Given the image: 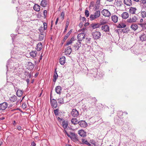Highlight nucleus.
Instances as JSON below:
<instances>
[{"label": "nucleus", "instance_id": "nucleus-1", "mask_svg": "<svg viewBox=\"0 0 146 146\" xmlns=\"http://www.w3.org/2000/svg\"><path fill=\"white\" fill-rule=\"evenodd\" d=\"M100 11H96L94 14L91 15L90 18L91 20H94L99 17L100 15Z\"/></svg>", "mask_w": 146, "mask_h": 146}, {"label": "nucleus", "instance_id": "nucleus-2", "mask_svg": "<svg viewBox=\"0 0 146 146\" xmlns=\"http://www.w3.org/2000/svg\"><path fill=\"white\" fill-rule=\"evenodd\" d=\"M93 38L95 39H99L101 36V34L100 32L99 31H95L92 33Z\"/></svg>", "mask_w": 146, "mask_h": 146}, {"label": "nucleus", "instance_id": "nucleus-3", "mask_svg": "<svg viewBox=\"0 0 146 146\" xmlns=\"http://www.w3.org/2000/svg\"><path fill=\"white\" fill-rule=\"evenodd\" d=\"M85 38V35L84 33H80L77 35V38L78 42H81Z\"/></svg>", "mask_w": 146, "mask_h": 146}, {"label": "nucleus", "instance_id": "nucleus-4", "mask_svg": "<svg viewBox=\"0 0 146 146\" xmlns=\"http://www.w3.org/2000/svg\"><path fill=\"white\" fill-rule=\"evenodd\" d=\"M101 12L102 14L105 17H109L111 15V13L108 10L104 9Z\"/></svg>", "mask_w": 146, "mask_h": 146}, {"label": "nucleus", "instance_id": "nucleus-5", "mask_svg": "<svg viewBox=\"0 0 146 146\" xmlns=\"http://www.w3.org/2000/svg\"><path fill=\"white\" fill-rule=\"evenodd\" d=\"M137 19L135 16H134L132 17H130L129 19H128L127 21L129 23H133L136 22Z\"/></svg>", "mask_w": 146, "mask_h": 146}, {"label": "nucleus", "instance_id": "nucleus-6", "mask_svg": "<svg viewBox=\"0 0 146 146\" xmlns=\"http://www.w3.org/2000/svg\"><path fill=\"white\" fill-rule=\"evenodd\" d=\"M72 51V49L70 46L66 48L65 50V54L67 55H69L70 54Z\"/></svg>", "mask_w": 146, "mask_h": 146}, {"label": "nucleus", "instance_id": "nucleus-7", "mask_svg": "<svg viewBox=\"0 0 146 146\" xmlns=\"http://www.w3.org/2000/svg\"><path fill=\"white\" fill-rule=\"evenodd\" d=\"M71 115L74 117H77L79 115V112L76 109H73L71 112Z\"/></svg>", "mask_w": 146, "mask_h": 146}, {"label": "nucleus", "instance_id": "nucleus-8", "mask_svg": "<svg viewBox=\"0 0 146 146\" xmlns=\"http://www.w3.org/2000/svg\"><path fill=\"white\" fill-rule=\"evenodd\" d=\"M8 106V104L7 102H4L0 104V109L1 110H5Z\"/></svg>", "mask_w": 146, "mask_h": 146}, {"label": "nucleus", "instance_id": "nucleus-9", "mask_svg": "<svg viewBox=\"0 0 146 146\" xmlns=\"http://www.w3.org/2000/svg\"><path fill=\"white\" fill-rule=\"evenodd\" d=\"M78 124L81 127H85L87 125V124L86 122L85 121L83 120L79 121L78 122Z\"/></svg>", "mask_w": 146, "mask_h": 146}, {"label": "nucleus", "instance_id": "nucleus-10", "mask_svg": "<svg viewBox=\"0 0 146 146\" xmlns=\"http://www.w3.org/2000/svg\"><path fill=\"white\" fill-rule=\"evenodd\" d=\"M50 103L52 107L54 108H56L57 107V104L55 100L50 98Z\"/></svg>", "mask_w": 146, "mask_h": 146}, {"label": "nucleus", "instance_id": "nucleus-11", "mask_svg": "<svg viewBox=\"0 0 146 146\" xmlns=\"http://www.w3.org/2000/svg\"><path fill=\"white\" fill-rule=\"evenodd\" d=\"M101 25L98 23H94L91 24L90 26L92 27L93 29H95L99 28L101 25H102V23L101 22Z\"/></svg>", "mask_w": 146, "mask_h": 146}, {"label": "nucleus", "instance_id": "nucleus-12", "mask_svg": "<svg viewBox=\"0 0 146 146\" xmlns=\"http://www.w3.org/2000/svg\"><path fill=\"white\" fill-rule=\"evenodd\" d=\"M140 40L142 42L146 40V32L145 33H143L140 36Z\"/></svg>", "mask_w": 146, "mask_h": 146}, {"label": "nucleus", "instance_id": "nucleus-13", "mask_svg": "<svg viewBox=\"0 0 146 146\" xmlns=\"http://www.w3.org/2000/svg\"><path fill=\"white\" fill-rule=\"evenodd\" d=\"M78 133L81 137H84L86 136V133L83 130H80L78 131Z\"/></svg>", "mask_w": 146, "mask_h": 146}, {"label": "nucleus", "instance_id": "nucleus-14", "mask_svg": "<svg viewBox=\"0 0 146 146\" xmlns=\"http://www.w3.org/2000/svg\"><path fill=\"white\" fill-rule=\"evenodd\" d=\"M111 19L113 22L116 23L118 21V18L117 16L114 15L111 16Z\"/></svg>", "mask_w": 146, "mask_h": 146}, {"label": "nucleus", "instance_id": "nucleus-15", "mask_svg": "<svg viewBox=\"0 0 146 146\" xmlns=\"http://www.w3.org/2000/svg\"><path fill=\"white\" fill-rule=\"evenodd\" d=\"M102 29L105 32H108L109 31V26L108 25H106L103 26L102 27Z\"/></svg>", "mask_w": 146, "mask_h": 146}, {"label": "nucleus", "instance_id": "nucleus-16", "mask_svg": "<svg viewBox=\"0 0 146 146\" xmlns=\"http://www.w3.org/2000/svg\"><path fill=\"white\" fill-rule=\"evenodd\" d=\"M129 17V13L126 12H124L121 14V17L123 19H126Z\"/></svg>", "mask_w": 146, "mask_h": 146}, {"label": "nucleus", "instance_id": "nucleus-17", "mask_svg": "<svg viewBox=\"0 0 146 146\" xmlns=\"http://www.w3.org/2000/svg\"><path fill=\"white\" fill-rule=\"evenodd\" d=\"M42 44L41 42L37 44L36 49L37 51H40L42 49Z\"/></svg>", "mask_w": 146, "mask_h": 146}, {"label": "nucleus", "instance_id": "nucleus-18", "mask_svg": "<svg viewBox=\"0 0 146 146\" xmlns=\"http://www.w3.org/2000/svg\"><path fill=\"white\" fill-rule=\"evenodd\" d=\"M14 66V63L13 62H8L7 65H6V67L7 68H8L10 69L13 68Z\"/></svg>", "mask_w": 146, "mask_h": 146}, {"label": "nucleus", "instance_id": "nucleus-19", "mask_svg": "<svg viewBox=\"0 0 146 146\" xmlns=\"http://www.w3.org/2000/svg\"><path fill=\"white\" fill-rule=\"evenodd\" d=\"M123 2L127 6H130L132 4L131 0H124Z\"/></svg>", "mask_w": 146, "mask_h": 146}, {"label": "nucleus", "instance_id": "nucleus-20", "mask_svg": "<svg viewBox=\"0 0 146 146\" xmlns=\"http://www.w3.org/2000/svg\"><path fill=\"white\" fill-rule=\"evenodd\" d=\"M65 62V58L64 56H62L60 59L59 62L61 65H63Z\"/></svg>", "mask_w": 146, "mask_h": 146}, {"label": "nucleus", "instance_id": "nucleus-21", "mask_svg": "<svg viewBox=\"0 0 146 146\" xmlns=\"http://www.w3.org/2000/svg\"><path fill=\"white\" fill-rule=\"evenodd\" d=\"M33 9L35 11L38 12L40 10V7L38 5L35 4L34 6Z\"/></svg>", "mask_w": 146, "mask_h": 146}, {"label": "nucleus", "instance_id": "nucleus-22", "mask_svg": "<svg viewBox=\"0 0 146 146\" xmlns=\"http://www.w3.org/2000/svg\"><path fill=\"white\" fill-rule=\"evenodd\" d=\"M78 122L76 118H73L71 120V122L74 125L78 124Z\"/></svg>", "mask_w": 146, "mask_h": 146}, {"label": "nucleus", "instance_id": "nucleus-23", "mask_svg": "<svg viewBox=\"0 0 146 146\" xmlns=\"http://www.w3.org/2000/svg\"><path fill=\"white\" fill-rule=\"evenodd\" d=\"M114 5L117 7H120L123 4L122 2L121 1L115 0Z\"/></svg>", "mask_w": 146, "mask_h": 146}, {"label": "nucleus", "instance_id": "nucleus-24", "mask_svg": "<svg viewBox=\"0 0 146 146\" xmlns=\"http://www.w3.org/2000/svg\"><path fill=\"white\" fill-rule=\"evenodd\" d=\"M131 28L134 31L137 29L138 26L137 25L135 24H133L131 26Z\"/></svg>", "mask_w": 146, "mask_h": 146}, {"label": "nucleus", "instance_id": "nucleus-25", "mask_svg": "<svg viewBox=\"0 0 146 146\" xmlns=\"http://www.w3.org/2000/svg\"><path fill=\"white\" fill-rule=\"evenodd\" d=\"M40 5L43 7H45L47 5V1L46 0H42L41 1Z\"/></svg>", "mask_w": 146, "mask_h": 146}, {"label": "nucleus", "instance_id": "nucleus-26", "mask_svg": "<svg viewBox=\"0 0 146 146\" xmlns=\"http://www.w3.org/2000/svg\"><path fill=\"white\" fill-rule=\"evenodd\" d=\"M136 10V8L131 7L129 9V12L131 14H135Z\"/></svg>", "mask_w": 146, "mask_h": 146}, {"label": "nucleus", "instance_id": "nucleus-27", "mask_svg": "<svg viewBox=\"0 0 146 146\" xmlns=\"http://www.w3.org/2000/svg\"><path fill=\"white\" fill-rule=\"evenodd\" d=\"M36 54L37 52L36 51H32L30 52V54L31 56L34 58L36 56Z\"/></svg>", "mask_w": 146, "mask_h": 146}, {"label": "nucleus", "instance_id": "nucleus-28", "mask_svg": "<svg viewBox=\"0 0 146 146\" xmlns=\"http://www.w3.org/2000/svg\"><path fill=\"white\" fill-rule=\"evenodd\" d=\"M58 75L57 73L56 70L53 76V81L54 82H55L56 80L58 78Z\"/></svg>", "mask_w": 146, "mask_h": 146}, {"label": "nucleus", "instance_id": "nucleus-29", "mask_svg": "<svg viewBox=\"0 0 146 146\" xmlns=\"http://www.w3.org/2000/svg\"><path fill=\"white\" fill-rule=\"evenodd\" d=\"M62 125L64 129H66L67 127L68 126V123L67 121H64L62 122Z\"/></svg>", "mask_w": 146, "mask_h": 146}, {"label": "nucleus", "instance_id": "nucleus-30", "mask_svg": "<svg viewBox=\"0 0 146 146\" xmlns=\"http://www.w3.org/2000/svg\"><path fill=\"white\" fill-rule=\"evenodd\" d=\"M17 97L16 96L14 95V96L11 97L10 98V100L11 102H14L16 101L17 100Z\"/></svg>", "mask_w": 146, "mask_h": 146}, {"label": "nucleus", "instance_id": "nucleus-31", "mask_svg": "<svg viewBox=\"0 0 146 146\" xmlns=\"http://www.w3.org/2000/svg\"><path fill=\"white\" fill-rule=\"evenodd\" d=\"M141 17L143 18H145L146 17V11H141Z\"/></svg>", "mask_w": 146, "mask_h": 146}, {"label": "nucleus", "instance_id": "nucleus-32", "mask_svg": "<svg viewBox=\"0 0 146 146\" xmlns=\"http://www.w3.org/2000/svg\"><path fill=\"white\" fill-rule=\"evenodd\" d=\"M74 38H72L71 40L67 42L66 46H68L70 44H72V41L74 40Z\"/></svg>", "mask_w": 146, "mask_h": 146}, {"label": "nucleus", "instance_id": "nucleus-33", "mask_svg": "<svg viewBox=\"0 0 146 146\" xmlns=\"http://www.w3.org/2000/svg\"><path fill=\"white\" fill-rule=\"evenodd\" d=\"M28 66L29 69H32L34 67V64L31 62H29Z\"/></svg>", "mask_w": 146, "mask_h": 146}, {"label": "nucleus", "instance_id": "nucleus-34", "mask_svg": "<svg viewBox=\"0 0 146 146\" xmlns=\"http://www.w3.org/2000/svg\"><path fill=\"white\" fill-rule=\"evenodd\" d=\"M44 37V34H40L39 35V40H43Z\"/></svg>", "mask_w": 146, "mask_h": 146}, {"label": "nucleus", "instance_id": "nucleus-35", "mask_svg": "<svg viewBox=\"0 0 146 146\" xmlns=\"http://www.w3.org/2000/svg\"><path fill=\"white\" fill-rule=\"evenodd\" d=\"M62 90V87L60 86H58L56 87L55 91H60Z\"/></svg>", "mask_w": 146, "mask_h": 146}, {"label": "nucleus", "instance_id": "nucleus-36", "mask_svg": "<svg viewBox=\"0 0 146 146\" xmlns=\"http://www.w3.org/2000/svg\"><path fill=\"white\" fill-rule=\"evenodd\" d=\"M58 102V103L61 104H62L63 103V98H60L57 100Z\"/></svg>", "mask_w": 146, "mask_h": 146}, {"label": "nucleus", "instance_id": "nucleus-37", "mask_svg": "<svg viewBox=\"0 0 146 146\" xmlns=\"http://www.w3.org/2000/svg\"><path fill=\"white\" fill-rule=\"evenodd\" d=\"M141 26L144 29H146V23L140 24Z\"/></svg>", "mask_w": 146, "mask_h": 146}, {"label": "nucleus", "instance_id": "nucleus-38", "mask_svg": "<svg viewBox=\"0 0 146 146\" xmlns=\"http://www.w3.org/2000/svg\"><path fill=\"white\" fill-rule=\"evenodd\" d=\"M85 14L86 17H88L89 15V11L87 10H86L85 11Z\"/></svg>", "mask_w": 146, "mask_h": 146}, {"label": "nucleus", "instance_id": "nucleus-39", "mask_svg": "<svg viewBox=\"0 0 146 146\" xmlns=\"http://www.w3.org/2000/svg\"><path fill=\"white\" fill-rule=\"evenodd\" d=\"M54 113L55 115L57 116L58 115L59 110L58 109H56L54 110Z\"/></svg>", "mask_w": 146, "mask_h": 146}, {"label": "nucleus", "instance_id": "nucleus-40", "mask_svg": "<svg viewBox=\"0 0 146 146\" xmlns=\"http://www.w3.org/2000/svg\"><path fill=\"white\" fill-rule=\"evenodd\" d=\"M23 94V92H16V94L18 97L21 96Z\"/></svg>", "mask_w": 146, "mask_h": 146}, {"label": "nucleus", "instance_id": "nucleus-41", "mask_svg": "<svg viewBox=\"0 0 146 146\" xmlns=\"http://www.w3.org/2000/svg\"><path fill=\"white\" fill-rule=\"evenodd\" d=\"M126 26V25L124 24L121 23L119 24V28H124Z\"/></svg>", "mask_w": 146, "mask_h": 146}, {"label": "nucleus", "instance_id": "nucleus-42", "mask_svg": "<svg viewBox=\"0 0 146 146\" xmlns=\"http://www.w3.org/2000/svg\"><path fill=\"white\" fill-rule=\"evenodd\" d=\"M43 25H44V30H46L47 27V24L46 23H43Z\"/></svg>", "mask_w": 146, "mask_h": 146}, {"label": "nucleus", "instance_id": "nucleus-43", "mask_svg": "<svg viewBox=\"0 0 146 146\" xmlns=\"http://www.w3.org/2000/svg\"><path fill=\"white\" fill-rule=\"evenodd\" d=\"M47 11L46 10H44L43 12L44 17L45 18L46 17V15L47 14Z\"/></svg>", "mask_w": 146, "mask_h": 146}, {"label": "nucleus", "instance_id": "nucleus-44", "mask_svg": "<svg viewBox=\"0 0 146 146\" xmlns=\"http://www.w3.org/2000/svg\"><path fill=\"white\" fill-rule=\"evenodd\" d=\"M81 42H79L77 43V46H76V48H77V50H78L79 48L81 46Z\"/></svg>", "mask_w": 146, "mask_h": 146}, {"label": "nucleus", "instance_id": "nucleus-45", "mask_svg": "<svg viewBox=\"0 0 146 146\" xmlns=\"http://www.w3.org/2000/svg\"><path fill=\"white\" fill-rule=\"evenodd\" d=\"M39 31L40 32V34H45L44 32L42 30V27H41L39 29Z\"/></svg>", "mask_w": 146, "mask_h": 146}, {"label": "nucleus", "instance_id": "nucleus-46", "mask_svg": "<svg viewBox=\"0 0 146 146\" xmlns=\"http://www.w3.org/2000/svg\"><path fill=\"white\" fill-rule=\"evenodd\" d=\"M82 143L83 144H85L87 143V141L83 138L82 139Z\"/></svg>", "mask_w": 146, "mask_h": 146}, {"label": "nucleus", "instance_id": "nucleus-47", "mask_svg": "<svg viewBox=\"0 0 146 146\" xmlns=\"http://www.w3.org/2000/svg\"><path fill=\"white\" fill-rule=\"evenodd\" d=\"M61 16L62 17V19H64V12H62V13H61Z\"/></svg>", "mask_w": 146, "mask_h": 146}, {"label": "nucleus", "instance_id": "nucleus-48", "mask_svg": "<svg viewBox=\"0 0 146 146\" xmlns=\"http://www.w3.org/2000/svg\"><path fill=\"white\" fill-rule=\"evenodd\" d=\"M68 23L67 22L66 24V27H65V29L64 30V32H65L66 31V30L68 28Z\"/></svg>", "mask_w": 146, "mask_h": 146}, {"label": "nucleus", "instance_id": "nucleus-49", "mask_svg": "<svg viewBox=\"0 0 146 146\" xmlns=\"http://www.w3.org/2000/svg\"><path fill=\"white\" fill-rule=\"evenodd\" d=\"M70 137H74L75 135V133H72V132H70Z\"/></svg>", "mask_w": 146, "mask_h": 146}, {"label": "nucleus", "instance_id": "nucleus-50", "mask_svg": "<svg viewBox=\"0 0 146 146\" xmlns=\"http://www.w3.org/2000/svg\"><path fill=\"white\" fill-rule=\"evenodd\" d=\"M70 137H74L75 135V133H72V132H70Z\"/></svg>", "mask_w": 146, "mask_h": 146}, {"label": "nucleus", "instance_id": "nucleus-51", "mask_svg": "<svg viewBox=\"0 0 146 146\" xmlns=\"http://www.w3.org/2000/svg\"><path fill=\"white\" fill-rule=\"evenodd\" d=\"M140 2L143 4H146V0H140Z\"/></svg>", "mask_w": 146, "mask_h": 146}, {"label": "nucleus", "instance_id": "nucleus-52", "mask_svg": "<svg viewBox=\"0 0 146 146\" xmlns=\"http://www.w3.org/2000/svg\"><path fill=\"white\" fill-rule=\"evenodd\" d=\"M69 36V34H66L64 38V40H66L67 38Z\"/></svg>", "mask_w": 146, "mask_h": 146}, {"label": "nucleus", "instance_id": "nucleus-53", "mask_svg": "<svg viewBox=\"0 0 146 146\" xmlns=\"http://www.w3.org/2000/svg\"><path fill=\"white\" fill-rule=\"evenodd\" d=\"M17 129L19 131H20L21 129V127L19 125H18L17 127Z\"/></svg>", "mask_w": 146, "mask_h": 146}, {"label": "nucleus", "instance_id": "nucleus-54", "mask_svg": "<svg viewBox=\"0 0 146 146\" xmlns=\"http://www.w3.org/2000/svg\"><path fill=\"white\" fill-rule=\"evenodd\" d=\"M22 108L25 109L26 107V105L25 103H23L22 105Z\"/></svg>", "mask_w": 146, "mask_h": 146}, {"label": "nucleus", "instance_id": "nucleus-55", "mask_svg": "<svg viewBox=\"0 0 146 146\" xmlns=\"http://www.w3.org/2000/svg\"><path fill=\"white\" fill-rule=\"evenodd\" d=\"M90 143H91L92 144H93L94 145H96V144H95V141H94V140H91V141H90Z\"/></svg>", "mask_w": 146, "mask_h": 146}, {"label": "nucleus", "instance_id": "nucleus-56", "mask_svg": "<svg viewBox=\"0 0 146 146\" xmlns=\"http://www.w3.org/2000/svg\"><path fill=\"white\" fill-rule=\"evenodd\" d=\"M70 138L72 139H74V140H76L77 139L75 135L74 137H70Z\"/></svg>", "mask_w": 146, "mask_h": 146}, {"label": "nucleus", "instance_id": "nucleus-57", "mask_svg": "<svg viewBox=\"0 0 146 146\" xmlns=\"http://www.w3.org/2000/svg\"><path fill=\"white\" fill-rule=\"evenodd\" d=\"M31 145L33 146H35L36 144L35 143L34 141H33L31 143Z\"/></svg>", "mask_w": 146, "mask_h": 146}, {"label": "nucleus", "instance_id": "nucleus-58", "mask_svg": "<svg viewBox=\"0 0 146 146\" xmlns=\"http://www.w3.org/2000/svg\"><path fill=\"white\" fill-rule=\"evenodd\" d=\"M83 25V23L82 22H81L79 24V26L80 28H81Z\"/></svg>", "mask_w": 146, "mask_h": 146}, {"label": "nucleus", "instance_id": "nucleus-59", "mask_svg": "<svg viewBox=\"0 0 146 146\" xmlns=\"http://www.w3.org/2000/svg\"><path fill=\"white\" fill-rule=\"evenodd\" d=\"M86 30V28H83L82 29H80L79 30V31H82V32H84V31Z\"/></svg>", "mask_w": 146, "mask_h": 146}, {"label": "nucleus", "instance_id": "nucleus-60", "mask_svg": "<svg viewBox=\"0 0 146 146\" xmlns=\"http://www.w3.org/2000/svg\"><path fill=\"white\" fill-rule=\"evenodd\" d=\"M58 20H59V18H57V19H56V22H55V24L56 25L58 21Z\"/></svg>", "mask_w": 146, "mask_h": 146}, {"label": "nucleus", "instance_id": "nucleus-61", "mask_svg": "<svg viewBox=\"0 0 146 146\" xmlns=\"http://www.w3.org/2000/svg\"><path fill=\"white\" fill-rule=\"evenodd\" d=\"M66 134L69 137H70V135H69L67 132H66Z\"/></svg>", "mask_w": 146, "mask_h": 146}, {"label": "nucleus", "instance_id": "nucleus-62", "mask_svg": "<svg viewBox=\"0 0 146 146\" xmlns=\"http://www.w3.org/2000/svg\"><path fill=\"white\" fill-rule=\"evenodd\" d=\"M3 143L2 140H0V146Z\"/></svg>", "mask_w": 146, "mask_h": 146}, {"label": "nucleus", "instance_id": "nucleus-63", "mask_svg": "<svg viewBox=\"0 0 146 146\" xmlns=\"http://www.w3.org/2000/svg\"><path fill=\"white\" fill-rule=\"evenodd\" d=\"M86 145H88L89 146H91V144L89 143L88 142V141H87V143H86Z\"/></svg>", "mask_w": 146, "mask_h": 146}, {"label": "nucleus", "instance_id": "nucleus-64", "mask_svg": "<svg viewBox=\"0 0 146 146\" xmlns=\"http://www.w3.org/2000/svg\"><path fill=\"white\" fill-rule=\"evenodd\" d=\"M26 82H27V83L28 84V83H29V79H26Z\"/></svg>", "mask_w": 146, "mask_h": 146}]
</instances>
